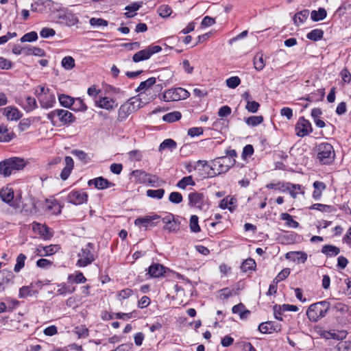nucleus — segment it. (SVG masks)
Masks as SVG:
<instances>
[{
  "label": "nucleus",
  "mask_w": 351,
  "mask_h": 351,
  "mask_svg": "<svg viewBox=\"0 0 351 351\" xmlns=\"http://www.w3.org/2000/svg\"><path fill=\"white\" fill-rule=\"evenodd\" d=\"M56 117L58 118L62 125L71 123L74 122L75 119L71 112L63 109H57L47 114V119L52 122Z\"/></svg>",
  "instance_id": "8"
},
{
  "label": "nucleus",
  "mask_w": 351,
  "mask_h": 351,
  "mask_svg": "<svg viewBox=\"0 0 351 351\" xmlns=\"http://www.w3.org/2000/svg\"><path fill=\"white\" fill-rule=\"evenodd\" d=\"M189 206L194 207L200 210H206L208 209V199L205 195L199 192H192L188 195Z\"/></svg>",
  "instance_id": "7"
},
{
  "label": "nucleus",
  "mask_w": 351,
  "mask_h": 351,
  "mask_svg": "<svg viewBox=\"0 0 351 351\" xmlns=\"http://www.w3.org/2000/svg\"><path fill=\"white\" fill-rule=\"evenodd\" d=\"M226 83L228 88H235L241 84V79L238 76H233L227 79Z\"/></svg>",
  "instance_id": "54"
},
{
  "label": "nucleus",
  "mask_w": 351,
  "mask_h": 351,
  "mask_svg": "<svg viewBox=\"0 0 351 351\" xmlns=\"http://www.w3.org/2000/svg\"><path fill=\"white\" fill-rule=\"evenodd\" d=\"M157 12L162 18L169 17L172 13V9L168 5H161L158 7Z\"/></svg>",
  "instance_id": "43"
},
{
  "label": "nucleus",
  "mask_w": 351,
  "mask_h": 351,
  "mask_svg": "<svg viewBox=\"0 0 351 351\" xmlns=\"http://www.w3.org/2000/svg\"><path fill=\"white\" fill-rule=\"evenodd\" d=\"M160 216L158 215H146L145 217H138L134 220V224L140 228L144 227L147 228L149 227H153L156 225L154 221L159 219Z\"/></svg>",
  "instance_id": "13"
},
{
  "label": "nucleus",
  "mask_w": 351,
  "mask_h": 351,
  "mask_svg": "<svg viewBox=\"0 0 351 351\" xmlns=\"http://www.w3.org/2000/svg\"><path fill=\"white\" fill-rule=\"evenodd\" d=\"M32 229L34 232L38 234L44 239H49L52 237V234L49 232V229L45 225L39 223H34Z\"/></svg>",
  "instance_id": "18"
},
{
  "label": "nucleus",
  "mask_w": 351,
  "mask_h": 351,
  "mask_svg": "<svg viewBox=\"0 0 351 351\" xmlns=\"http://www.w3.org/2000/svg\"><path fill=\"white\" fill-rule=\"evenodd\" d=\"M256 267V263L252 258L246 259L241 265V269L243 271L247 272L250 270H254Z\"/></svg>",
  "instance_id": "46"
},
{
  "label": "nucleus",
  "mask_w": 351,
  "mask_h": 351,
  "mask_svg": "<svg viewBox=\"0 0 351 351\" xmlns=\"http://www.w3.org/2000/svg\"><path fill=\"white\" fill-rule=\"evenodd\" d=\"M297 135L300 137L307 136L313 131L311 123L304 117H300L295 125Z\"/></svg>",
  "instance_id": "11"
},
{
  "label": "nucleus",
  "mask_w": 351,
  "mask_h": 351,
  "mask_svg": "<svg viewBox=\"0 0 351 351\" xmlns=\"http://www.w3.org/2000/svg\"><path fill=\"white\" fill-rule=\"evenodd\" d=\"M73 97L66 95H61L59 96V101L60 104L65 107V108H70L73 102Z\"/></svg>",
  "instance_id": "49"
},
{
  "label": "nucleus",
  "mask_w": 351,
  "mask_h": 351,
  "mask_svg": "<svg viewBox=\"0 0 351 351\" xmlns=\"http://www.w3.org/2000/svg\"><path fill=\"white\" fill-rule=\"evenodd\" d=\"M166 271V268L161 264L154 263L149 267L148 274L152 278H159Z\"/></svg>",
  "instance_id": "19"
},
{
  "label": "nucleus",
  "mask_w": 351,
  "mask_h": 351,
  "mask_svg": "<svg viewBox=\"0 0 351 351\" xmlns=\"http://www.w3.org/2000/svg\"><path fill=\"white\" fill-rule=\"evenodd\" d=\"M182 195L179 192H172L169 197V200L173 204H180L182 202Z\"/></svg>",
  "instance_id": "58"
},
{
  "label": "nucleus",
  "mask_w": 351,
  "mask_h": 351,
  "mask_svg": "<svg viewBox=\"0 0 351 351\" xmlns=\"http://www.w3.org/2000/svg\"><path fill=\"white\" fill-rule=\"evenodd\" d=\"M330 308V304L326 301H322L311 304L306 311V315L309 320L317 322L324 317Z\"/></svg>",
  "instance_id": "3"
},
{
  "label": "nucleus",
  "mask_w": 351,
  "mask_h": 351,
  "mask_svg": "<svg viewBox=\"0 0 351 351\" xmlns=\"http://www.w3.org/2000/svg\"><path fill=\"white\" fill-rule=\"evenodd\" d=\"M38 39V34L36 32H30L24 34L20 39L21 42H33Z\"/></svg>",
  "instance_id": "53"
},
{
  "label": "nucleus",
  "mask_w": 351,
  "mask_h": 351,
  "mask_svg": "<svg viewBox=\"0 0 351 351\" xmlns=\"http://www.w3.org/2000/svg\"><path fill=\"white\" fill-rule=\"evenodd\" d=\"M309 11L308 10H304L296 13L293 17L294 23L296 25H300L303 23L308 17Z\"/></svg>",
  "instance_id": "30"
},
{
  "label": "nucleus",
  "mask_w": 351,
  "mask_h": 351,
  "mask_svg": "<svg viewBox=\"0 0 351 351\" xmlns=\"http://www.w3.org/2000/svg\"><path fill=\"white\" fill-rule=\"evenodd\" d=\"M59 247L56 245H50L47 246L42 247V250H43V256H50L55 254Z\"/></svg>",
  "instance_id": "56"
},
{
  "label": "nucleus",
  "mask_w": 351,
  "mask_h": 351,
  "mask_svg": "<svg viewBox=\"0 0 351 351\" xmlns=\"http://www.w3.org/2000/svg\"><path fill=\"white\" fill-rule=\"evenodd\" d=\"M133 291L130 289H124L118 293V298L120 300L128 298L132 295Z\"/></svg>",
  "instance_id": "64"
},
{
  "label": "nucleus",
  "mask_w": 351,
  "mask_h": 351,
  "mask_svg": "<svg viewBox=\"0 0 351 351\" xmlns=\"http://www.w3.org/2000/svg\"><path fill=\"white\" fill-rule=\"evenodd\" d=\"M236 203V198L227 196L221 201L219 206L221 209H228L230 211L232 212L235 208Z\"/></svg>",
  "instance_id": "22"
},
{
  "label": "nucleus",
  "mask_w": 351,
  "mask_h": 351,
  "mask_svg": "<svg viewBox=\"0 0 351 351\" xmlns=\"http://www.w3.org/2000/svg\"><path fill=\"white\" fill-rule=\"evenodd\" d=\"M280 219L286 221V225L292 228H296L299 226V223L295 221L292 216L288 213H282L280 215Z\"/></svg>",
  "instance_id": "33"
},
{
  "label": "nucleus",
  "mask_w": 351,
  "mask_h": 351,
  "mask_svg": "<svg viewBox=\"0 0 351 351\" xmlns=\"http://www.w3.org/2000/svg\"><path fill=\"white\" fill-rule=\"evenodd\" d=\"M56 34V31L52 28L44 27L40 32V36L42 38H47L52 37Z\"/></svg>",
  "instance_id": "61"
},
{
  "label": "nucleus",
  "mask_w": 351,
  "mask_h": 351,
  "mask_svg": "<svg viewBox=\"0 0 351 351\" xmlns=\"http://www.w3.org/2000/svg\"><path fill=\"white\" fill-rule=\"evenodd\" d=\"M260 104L256 101H247L245 108L252 113H255L258 110Z\"/></svg>",
  "instance_id": "57"
},
{
  "label": "nucleus",
  "mask_w": 351,
  "mask_h": 351,
  "mask_svg": "<svg viewBox=\"0 0 351 351\" xmlns=\"http://www.w3.org/2000/svg\"><path fill=\"white\" fill-rule=\"evenodd\" d=\"M88 186H94L96 189L103 190L114 186V184L109 182L103 177H98L88 182Z\"/></svg>",
  "instance_id": "15"
},
{
  "label": "nucleus",
  "mask_w": 351,
  "mask_h": 351,
  "mask_svg": "<svg viewBox=\"0 0 351 351\" xmlns=\"http://www.w3.org/2000/svg\"><path fill=\"white\" fill-rule=\"evenodd\" d=\"M156 82V79L155 77H149L145 81L141 82L136 89V91L141 93L138 97L143 98V92L148 91L150 87L152 86Z\"/></svg>",
  "instance_id": "21"
},
{
  "label": "nucleus",
  "mask_w": 351,
  "mask_h": 351,
  "mask_svg": "<svg viewBox=\"0 0 351 351\" xmlns=\"http://www.w3.org/2000/svg\"><path fill=\"white\" fill-rule=\"evenodd\" d=\"M24 55L42 57L45 55V52L43 49L40 47L29 46L25 47Z\"/></svg>",
  "instance_id": "28"
},
{
  "label": "nucleus",
  "mask_w": 351,
  "mask_h": 351,
  "mask_svg": "<svg viewBox=\"0 0 351 351\" xmlns=\"http://www.w3.org/2000/svg\"><path fill=\"white\" fill-rule=\"evenodd\" d=\"M324 32L319 29H315L311 30L307 34L306 37L308 39L317 41L323 38Z\"/></svg>",
  "instance_id": "38"
},
{
  "label": "nucleus",
  "mask_w": 351,
  "mask_h": 351,
  "mask_svg": "<svg viewBox=\"0 0 351 351\" xmlns=\"http://www.w3.org/2000/svg\"><path fill=\"white\" fill-rule=\"evenodd\" d=\"M26 258V256L23 254H20L18 255L16 260V263L14 268V271L16 273L19 272L21 270V269L24 267Z\"/></svg>",
  "instance_id": "42"
},
{
  "label": "nucleus",
  "mask_w": 351,
  "mask_h": 351,
  "mask_svg": "<svg viewBox=\"0 0 351 351\" xmlns=\"http://www.w3.org/2000/svg\"><path fill=\"white\" fill-rule=\"evenodd\" d=\"M64 162L65 167L60 173V178L64 181L69 178L74 167V161L71 156H66Z\"/></svg>",
  "instance_id": "16"
},
{
  "label": "nucleus",
  "mask_w": 351,
  "mask_h": 351,
  "mask_svg": "<svg viewBox=\"0 0 351 351\" xmlns=\"http://www.w3.org/2000/svg\"><path fill=\"white\" fill-rule=\"evenodd\" d=\"M190 229L193 232H199L200 231V227L198 223V217L197 215H191L190 218Z\"/></svg>",
  "instance_id": "50"
},
{
  "label": "nucleus",
  "mask_w": 351,
  "mask_h": 351,
  "mask_svg": "<svg viewBox=\"0 0 351 351\" xmlns=\"http://www.w3.org/2000/svg\"><path fill=\"white\" fill-rule=\"evenodd\" d=\"M234 163L235 160H232L230 157H219L213 161L211 169L215 174H221L228 171Z\"/></svg>",
  "instance_id": "6"
},
{
  "label": "nucleus",
  "mask_w": 351,
  "mask_h": 351,
  "mask_svg": "<svg viewBox=\"0 0 351 351\" xmlns=\"http://www.w3.org/2000/svg\"><path fill=\"white\" fill-rule=\"evenodd\" d=\"M182 114L178 111H174L165 114L162 117L164 121L173 123L180 119Z\"/></svg>",
  "instance_id": "36"
},
{
  "label": "nucleus",
  "mask_w": 351,
  "mask_h": 351,
  "mask_svg": "<svg viewBox=\"0 0 351 351\" xmlns=\"http://www.w3.org/2000/svg\"><path fill=\"white\" fill-rule=\"evenodd\" d=\"M72 154L75 156L79 160L84 161V162H88L89 161V158L86 153L82 150H73Z\"/></svg>",
  "instance_id": "59"
},
{
  "label": "nucleus",
  "mask_w": 351,
  "mask_h": 351,
  "mask_svg": "<svg viewBox=\"0 0 351 351\" xmlns=\"http://www.w3.org/2000/svg\"><path fill=\"white\" fill-rule=\"evenodd\" d=\"M3 114L8 119L11 121L19 120L22 116V114L16 108L12 106L5 108L3 109Z\"/></svg>",
  "instance_id": "20"
},
{
  "label": "nucleus",
  "mask_w": 351,
  "mask_h": 351,
  "mask_svg": "<svg viewBox=\"0 0 351 351\" xmlns=\"http://www.w3.org/2000/svg\"><path fill=\"white\" fill-rule=\"evenodd\" d=\"M147 195L152 198L162 199L165 194V190L159 189L156 190L149 189L146 192Z\"/></svg>",
  "instance_id": "47"
},
{
  "label": "nucleus",
  "mask_w": 351,
  "mask_h": 351,
  "mask_svg": "<svg viewBox=\"0 0 351 351\" xmlns=\"http://www.w3.org/2000/svg\"><path fill=\"white\" fill-rule=\"evenodd\" d=\"M278 326H275L274 324L269 321L261 323L258 326V330L263 334L271 333L273 331H276Z\"/></svg>",
  "instance_id": "27"
},
{
  "label": "nucleus",
  "mask_w": 351,
  "mask_h": 351,
  "mask_svg": "<svg viewBox=\"0 0 351 351\" xmlns=\"http://www.w3.org/2000/svg\"><path fill=\"white\" fill-rule=\"evenodd\" d=\"M71 106L72 109L75 111H85L87 110V106L80 97L73 99Z\"/></svg>",
  "instance_id": "39"
},
{
  "label": "nucleus",
  "mask_w": 351,
  "mask_h": 351,
  "mask_svg": "<svg viewBox=\"0 0 351 351\" xmlns=\"http://www.w3.org/2000/svg\"><path fill=\"white\" fill-rule=\"evenodd\" d=\"M162 47L159 45H149L145 49L141 50L134 53L132 57V60L134 62H139L141 61L148 60L152 55L160 52Z\"/></svg>",
  "instance_id": "10"
},
{
  "label": "nucleus",
  "mask_w": 351,
  "mask_h": 351,
  "mask_svg": "<svg viewBox=\"0 0 351 351\" xmlns=\"http://www.w3.org/2000/svg\"><path fill=\"white\" fill-rule=\"evenodd\" d=\"M327 13L324 8H320L318 10H313L311 13V19L313 21H319L326 17Z\"/></svg>",
  "instance_id": "32"
},
{
  "label": "nucleus",
  "mask_w": 351,
  "mask_h": 351,
  "mask_svg": "<svg viewBox=\"0 0 351 351\" xmlns=\"http://www.w3.org/2000/svg\"><path fill=\"white\" fill-rule=\"evenodd\" d=\"M0 197L4 202H10L14 197L13 191L10 189H1L0 191Z\"/></svg>",
  "instance_id": "35"
},
{
  "label": "nucleus",
  "mask_w": 351,
  "mask_h": 351,
  "mask_svg": "<svg viewBox=\"0 0 351 351\" xmlns=\"http://www.w3.org/2000/svg\"><path fill=\"white\" fill-rule=\"evenodd\" d=\"M87 199L88 195L86 193L82 191L73 190L68 194L66 201L74 205H80L86 202Z\"/></svg>",
  "instance_id": "12"
},
{
  "label": "nucleus",
  "mask_w": 351,
  "mask_h": 351,
  "mask_svg": "<svg viewBox=\"0 0 351 351\" xmlns=\"http://www.w3.org/2000/svg\"><path fill=\"white\" fill-rule=\"evenodd\" d=\"M69 280L73 281L76 284L84 283L86 282V278L84 277V274L77 271L75 274H70L68 277Z\"/></svg>",
  "instance_id": "41"
},
{
  "label": "nucleus",
  "mask_w": 351,
  "mask_h": 351,
  "mask_svg": "<svg viewBox=\"0 0 351 351\" xmlns=\"http://www.w3.org/2000/svg\"><path fill=\"white\" fill-rule=\"evenodd\" d=\"M289 189L287 191V192H289L290 195L294 199H295L297 197V195L298 193H302V194L304 193L301 185H300V184H295L291 183Z\"/></svg>",
  "instance_id": "37"
},
{
  "label": "nucleus",
  "mask_w": 351,
  "mask_h": 351,
  "mask_svg": "<svg viewBox=\"0 0 351 351\" xmlns=\"http://www.w3.org/2000/svg\"><path fill=\"white\" fill-rule=\"evenodd\" d=\"M59 288L57 290V294L64 295L66 293H71L75 291V289L73 288L72 289H69L66 285L61 284L58 285Z\"/></svg>",
  "instance_id": "62"
},
{
  "label": "nucleus",
  "mask_w": 351,
  "mask_h": 351,
  "mask_svg": "<svg viewBox=\"0 0 351 351\" xmlns=\"http://www.w3.org/2000/svg\"><path fill=\"white\" fill-rule=\"evenodd\" d=\"M190 93L183 88H174L167 90L163 94L165 101H176L188 98Z\"/></svg>",
  "instance_id": "9"
},
{
  "label": "nucleus",
  "mask_w": 351,
  "mask_h": 351,
  "mask_svg": "<svg viewBox=\"0 0 351 351\" xmlns=\"http://www.w3.org/2000/svg\"><path fill=\"white\" fill-rule=\"evenodd\" d=\"M286 258L293 261L304 263L307 259V254L304 252H289L286 254Z\"/></svg>",
  "instance_id": "24"
},
{
  "label": "nucleus",
  "mask_w": 351,
  "mask_h": 351,
  "mask_svg": "<svg viewBox=\"0 0 351 351\" xmlns=\"http://www.w3.org/2000/svg\"><path fill=\"white\" fill-rule=\"evenodd\" d=\"M38 100L43 108L48 109L53 106L56 103V97L52 93L49 91L43 97H40Z\"/></svg>",
  "instance_id": "17"
},
{
  "label": "nucleus",
  "mask_w": 351,
  "mask_h": 351,
  "mask_svg": "<svg viewBox=\"0 0 351 351\" xmlns=\"http://www.w3.org/2000/svg\"><path fill=\"white\" fill-rule=\"evenodd\" d=\"M263 121V116H251L245 119V123L250 126H257Z\"/></svg>",
  "instance_id": "45"
},
{
  "label": "nucleus",
  "mask_w": 351,
  "mask_h": 351,
  "mask_svg": "<svg viewBox=\"0 0 351 351\" xmlns=\"http://www.w3.org/2000/svg\"><path fill=\"white\" fill-rule=\"evenodd\" d=\"M96 103L97 106L101 108L106 110H110L113 108L114 101L107 97L100 98L99 100L96 101Z\"/></svg>",
  "instance_id": "31"
},
{
  "label": "nucleus",
  "mask_w": 351,
  "mask_h": 351,
  "mask_svg": "<svg viewBox=\"0 0 351 351\" xmlns=\"http://www.w3.org/2000/svg\"><path fill=\"white\" fill-rule=\"evenodd\" d=\"M142 100L143 98L134 97L121 105L118 112L119 119L120 121L125 120L132 112L142 108L145 104V102Z\"/></svg>",
  "instance_id": "4"
},
{
  "label": "nucleus",
  "mask_w": 351,
  "mask_h": 351,
  "mask_svg": "<svg viewBox=\"0 0 351 351\" xmlns=\"http://www.w3.org/2000/svg\"><path fill=\"white\" fill-rule=\"evenodd\" d=\"M162 221L165 223L164 229L169 232H176L180 228V223L175 220L172 214L167 215L162 219Z\"/></svg>",
  "instance_id": "14"
},
{
  "label": "nucleus",
  "mask_w": 351,
  "mask_h": 351,
  "mask_svg": "<svg viewBox=\"0 0 351 351\" xmlns=\"http://www.w3.org/2000/svg\"><path fill=\"white\" fill-rule=\"evenodd\" d=\"M337 351H351L350 341H341L336 346Z\"/></svg>",
  "instance_id": "60"
},
{
  "label": "nucleus",
  "mask_w": 351,
  "mask_h": 351,
  "mask_svg": "<svg viewBox=\"0 0 351 351\" xmlns=\"http://www.w3.org/2000/svg\"><path fill=\"white\" fill-rule=\"evenodd\" d=\"M177 144L176 141L171 138L165 139L163 141L161 144L159 146L158 151L162 152L164 149H173L176 147Z\"/></svg>",
  "instance_id": "40"
},
{
  "label": "nucleus",
  "mask_w": 351,
  "mask_h": 351,
  "mask_svg": "<svg viewBox=\"0 0 351 351\" xmlns=\"http://www.w3.org/2000/svg\"><path fill=\"white\" fill-rule=\"evenodd\" d=\"M89 23L94 27H107L108 25V22L101 18H91Z\"/></svg>",
  "instance_id": "48"
},
{
  "label": "nucleus",
  "mask_w": 351,
  "mask_h": 351,
  "mask_svg": "<svg viewBox=\"0 0 351 351\" xmlns=\"http://www.w3.org/2000/svg\"><path fill=\"white\" fill-rule=\"evenodd\" d=\"M26 163L21 158H10L0 162V174L4 177L10 176L13 172L23 169Z\"/></svg>",
  "instance_id": "2"
},
{
  "label": "nucleus",
  "mask_w": 351,
  "mask_h": 351,
  "mask_svg": "<svg viewBox=\"0 0 351 351\" xmlns=\"http://www.w3.org/2000/svg\"><path fill=\"white\" fill-rule=\"evenodd\" d=\"M314 191L313 193V197L315 200L319 199L322 197V192L326 189V186L323 182L315 181L313 183Z\"/></svg>",
  "instance_id": "25"
},
{
  "label": "nucleus",
  "mask_w": 351,
  "mask_h": 351,
  "mask_svg": "<svg viewBox=\"0 0 351 351\" xmlns=\"http://www.w3.org/2000/svg\"><path fill=\"white\" fill-rule=\"evenodd\" d=\"M195 184L194 180L191 176H186L182 178L178 182L176 186L179 189H185L188 186H194Z\"/></svg>",
  "instance_id": "34"
},
{
  "label": "nucleus",
  "mask_w": 351,
  "mask_h": 351,
  "mask_svg": "<svg viewBox=\"0 0 351 351\" xmlns=\"http://www.w3.org/2000/svg\"><path fill=\"white\" fill-rule=\"evenodd\" d=\"M317 158L323 165L330 164L335 158V153L332 145L328 143H322L317 146Z\"/></svg>",
  "instance_id": "5"
},
{
  "label": "nucleus",
  "mask_w": 351,
  "mask_h": 351,
  "mask_svg": "<svg viewBox=\"0 0 351 351\" xmlns=\"http://www.w3.org/2000/svg\"><path fill=\"white\" fill-rule=\"evenodd\" d=\"M131 175L136 179L137 182L146 184L149 178V173L141 169H136L131 173Z\"/></svg>",
  "instance_id": "26"
},
{
  "label": "nucleus",
  "mask_w": 351,
  "mask_h": 351,
  "mask_svg": "<svg viewBox=\"0 0 351 351\" xmlns=\"http://www.w3.org/2000/svg\"><path fill=\"white\" fill-rule=\"evenodd\" d=\"M11 139L8 134V129L6 127L0 126V141H9Z\"/></svg>",
  "instance_id": "63"
},
{
  "label": "nucleus",
  "mask_w": 351,
  "mask_h": 351,
  "mask_svg": "<svg viewBox=\"0 0 351 351\" xmlns=\"http://www.w3.org/2000/svg\"><path fill=\"white\" fill-rule=\"evenodd\" d=\"M254 68L257 71H261L263 69L265 64L263 54H257L254 56Z\"/></svg>",
  "instance_id": "44"
},
{
  "label": "nucleus",
  "mask_w": 351,
  "mask_h": 351,
  "mask_svg": "<svg viewBox=\"0 0 351 351\" xmlns=\"http://www.w3.org/2000/svg\"><path fill=\"white\" fill-rule=\"evenodd\" d=\"M62 66L65 69H72L75 66V60L71 56H66L62 60Z\"/></svg>",
  "instance_id": "51"
},
{
  "label": "nucleus",
  "mask_w": 351,
  "mask_h": 351,
  "mask_svg": "<svg viewBox=\"0 0 351 351\" xmlns=\"http://www.w3.org/2000/svg\"><path fill=\"white\" fill-rule=\"evenodd\" d=\"M322 252L327 256H335L340 253V249L332 245H325L322 248Z\"/></svg>",
  "instance_id": "29"
},
{
  "label": "nucleus",
  "mask_w": 351,
  "mask_h": 351,
  "mask_svg": "<svg viewBox=\"0 0 351 351\" xmlns=\"http://www.w3.org/2000/svg\"><path fill=\"white\" fill-rule=\"evenodd\" d=\"M290 274V269L289 268L283 269L274 278V282L278 284L280 281L287 278Z\"/></svg>",
  "instance_id": "55"
},
{
  "label": "nucleus",
  "mask_w": 351,
  "mask_h": 351,
  "mask_svg": "<svg viewBox=\"0 0 351 351\" xmlns=\"http://www.w3.org/2000/svg\"><path fill=\"white\" fill-rule=\"evenodd\" d=\"M97 258V254L95 250V245L92 243H88L84 247H82L77 253V261L76 266L77 267H85L92 264Z\"/></svg>",
  "instance_id": "1"
},
{
  "label": "nucleus",
  "mask_w": 351,
  "mask_h": 351,
  "mask_svg": "<svg viewBox=\"0 0 351 351\" xmlns=\"http://www.w3.org/2000/svg\"><path fill=\"white\" fill-rule=\"evenodd\" d=\"M232 311L234 314H239L241 319H246L250 314V311L245 309L244 304L242 303L234 305L232 308Z\"/></svg>",
  "instance_id": "23"
},
{
  "label": "nucleus",
  "mask_w": 351,
  "mask_h": 351,
  "mask_svg": "<svg viewBox=\"0 0 351 351\" xmlns=\"http://www.w3.org/2000/svg\"><path fill=\"white\" fill-rule=\"evenodd\" d=\"M37 107L36 101L34 97L30 96L26 98V104L24 106V109L27 112H30Z\"/></svg>",
  "instance_id": "52"
}]
</instances>
